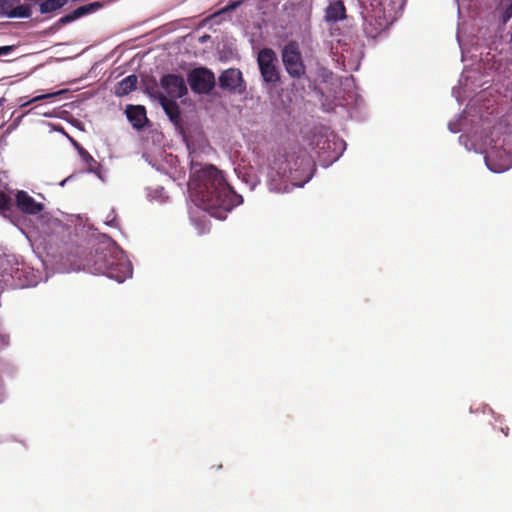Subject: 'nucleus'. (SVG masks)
<instances>
[{
    "instance_id": "obj_10",
    "label": "nucleus",
    "mask_w": 512,
    "mask_h": 512,
    "mask_svg": "<svg viewBox=\"0 0 512 512\" xmlns=\"http://www.w3.org/2000/svg\"><path fill=\"white\" fill-rule=\"evenodd\" d=\"M16 204L19 210L25 214L38 215L44 210V204L36 202L26 191H18L16 194Z\"/></svg>"
},
{
    "instance_id": "obj_4",
    "label": "nucleus",
    "mask_w": 512,
    "mask_h": 512,
    "mask_svg": "<svg viewBox=\"0 0 512 512\" xmlns=\"http://www.w3.org/2000/svg\"><path fill=\"white\" fill-rule=\"evenodd\" d=\"M365 10L364 31L375 38L388 27V20L384 14V8L381 0H359Z\"/></svg>"
},
{
    "instance_id": "obj_23",
    "label": "nucleus",
    "mask_w": 512,
    "mask_h": 512,
    "mask_svg": "<svg viewBox=\"0 0 512 512\" xmlns=\"http://www.w3.org/2000/svg\"><path fill=\"white\" fill-rule=\"evenodd\" d=\"M14 50V46H2L0 47V56L8 55Z\"/></svg>"
},
{
    "instance_id": "obj_6",
    "label": "nucleus",
    "mask_w": 512,
    "mask_h": 512,
    "mask_svg": "<svg viewBox=\"0 0 512 512\" xmlns=\"http://www.w3.org/2000/svg\"><path fill=\"white\" fill-rule=\"evenodd\" d=\"M257 63L265 83L276 84L280 81V71L277 66L278 58L273 49L264 48L260 50Z\"/></svg>"
},
{
    "instance_id": "obj_14",
    "label": "nucleus",
    "mask_w": 512,
    "mask_h": 512,
    "mask_svg": "<svg viewBox=\"0 0 512 512\" xmlns=\"http://www.w3.org/2000/svg\"><path fill=\"white\" fill-rule=\"evenodd\" d=\"M102 7V4L100 2H93V3H89V4H86V5H82L78 8H76L74 11H72L71 13L63 16L59 22L62 23V24H67V23H70L84 15H87L89 13H92V12H95L96 10H98L99 8Z\"/></svg>"
},
{
    "instance_id": "obj_3",
    "label": "nucleus",
    "mask_w": 512,
    "mask_h": 512,
    "mask_svg": "<svg viewBox=\"0 0 512 512\" xmlns=\"http://www.w3.org/2000/svg\"><path fill=\"white\" fill-rule=\"evenodd\" d=\"M271 170L281 179L302 186L311 179L315 164L306 149L293 146L278 152L271 164Z\"/></svg>"
},
{
    "instance_id": "obj_2",
    "label": "nucleus",
    "mask_w": 512,
    "mask_h": 512,
    "mask_svg": "<svg viewBox=\"0 0 512 512\" xmlns=\"http://www.w3.org/2000/svg\"><path fill=\"white\" fill-rule=\"evenodd\" d=\"M191 186L202 202L204 210L218 219H225L227 212L243 202L226 182L223 174L213 165L200 167L192 162Z\"/></svg>"
},
{
    "instance_id": "obj_1",
    "label": "nucleus",
    "mask_w": 512,
    "mask_h": 512,
    "mask_svg": "<svg viewBox=\"0 0 512 512\" xmlns=\"http://www.w3.org/2000/svg\"><path fill=\"white\" fill-rule=\"evenodd\" d=\"M61 257L70 264L72 270L106 275L119 283L133 273L130 261L113 244L99 243L88 251L83 246L68 243L61 251Z\"/></svg>"
},
{
    "instance_id": "obj_22",
    "label": "nucleus",
    "mask_w": 512,
    "mask_h": 512,
    "mask_svg": "<svg viewBox=\"0 0 512 512\" xmlns=\"http://www.w3.org/2000/svg\"><path fill=\"white\" fill-rule=\"evenodd\" d=\"M53 96H54V94L39 95V96L34 97L32 100L28 101L27 104L33 103V102H36V101H40V100H43V99H46V98H50V97H53ZM23 105H26V103H24Z\"/></svg>"
},
{
    "instance_id": "obj_15",
    "label": "nucleus",
    "mask_w": 512,
    "mask_h": 512,
    "mask_svg": "<svg viewBox=\"0 0 512 512\" xmlns=\"http://www.w3.org/2000/svg\"><path fill=\"white\" fill-rule=\"evenodd\" d=\"M74 146L77 149L78 154L86 167V170L99 176L101 171L100 163L95 160L94 157L80 144L75 142Z\"/></svg>"
},
{
    "instance_id": "obj_12",
    "label": "nucleus",
    "mask_w": 512,
    "mask_h": 512,
    "mask_svg": "<svg viewBox=\"0 0 512 512\" xmlns=\"http://www.w3.org/2000/svg\"><path fill=\"white\" fill-rule=\"evenodd\" d=\"M346 17V7L342 0H336L329 3L325 9L324 19L327 23H337L345 20Z\"/></svg>"
},
{
    "instance_id": "obj_16",
    "label": "nucleus",
    "mask_w": 512,
    "mask_h": 512,
    "mask_svg": "<svg viewBox=\"0 0 512 512\" xmlns=\"http://www.w3.org/2000/svg\"><path fill=\"white\" fill-rule=\"evenodd\" d=\"M137 83V76L134 74L129 75L115 85L114 93L118 97L126 96L136 89Z\"/></svg>"
},
{
    "instance_id": "obj_9",
    "label": "nucleus",
    "mask_w": 512,
    "mask_h": 512,
    "mask_svg": "<svg viewBox=\"0 0 512 512\" xmlns=\"http://www.w3.org/2000/svg\"><path fill=\"white\" fill-rule=\"evenodd\" d=\"M161 87L165 90L168 98L178 99L187 93V87L182 76L167 74L161 78Z\"/></svg>"
},
{
    "instance_id": "obj_17",
    "label": "nucleus",
    "mask_w": 512,
    "mask_h": 512,
    "mask_svg": "<svg viewBox=\"0 0 512 512\" xmlns=\"http://www.w3.org/2000/svg\"><path fill=\"white\" fill-rule=\"evenodd\" d=\"M67 0H45L40 4V12L42 14L50 13L62 8Z\"/></svg>"
},
{
    "instance_id": "obj_13",
    "label": "nucleus",
    "mask_w": 512,
    "mask_h": 512,
    "mask_svg": "<svg viewBox=\"0 0 512 512\" xmlns=\"http://www.w3.org/2000/svg\"><path fill=\"white\" fill-rule=\"evenodd\" d=\"M126 115L134 128L142 129L148 121L146 116V109L142 105H128L126 108Z\"/></svg>"
},
{
    "instance_id": "obj_20",
    "label": "nucleus",
    "mask_w": 512,
    "mask_h": 512,
    "mask_svg": "<svg viewBox=\"0 0 512 512\" xmlns=\"http://www.w3.org/2000/svg\"><path fill=\"white\" fill-rule=\"evenodd\" d=\"M12 207L13 202L11 197L5 192L0 191V213L6 214L7 212H11Z\"/></svg>"
},
{
    "instance_id": "obj_7",
    "label": "nucleus",
    "mask_w": 512,
    "mask_h": 512,
    "mask_svg": "<svg viewBox=\"0 0 512 512\" xmlns=\"http://www.w3.org/2000/svg\"><path fill=\"white\" fill-rule=\"evenodd\" d=\"M188 83L191 89L198 94H207L215 86V76L207 68H195L188 74Z\"/></svg>"
},
{
    "instance_id": "obj_21",
    "label": "nucleus",
    "mask_w": 512,
    "mask_h": 512,
    "mask_svg": "<svg viewBox=\"0 0 512 512\" xmlns=\"http://www.w3.org/2000/svg\"><path fill=\"white\" fill-rule=\"evenodd\" d=\"M15 0H0V15L9 17V12L13 8Z\"/></svg>"
},
{
    "instance_id": "obj_24",
    "label": "nucleus",
    "mask_w": 512,
    "mask_h": 512,
    "mask_svg": "<svg viewBox=\"0 0 512 512\" xmlns=\"http://www.w3.org/2000/svg\"><path fill=\"white\" fill-rule=\"evenodd\" d=\"M504 15H505L506 19H509L510 17H512V2L505 9Z\"/></svg>"
},
{
    "instance_id": "obj_19",
    "label": "nucleus",
    "mask_w": 512,
    "mask_h": 512,
    "mask_svg": "<svg viewBox=\"0 0 512 512\" xmlns=\"http://www.w3.org/2000/svg\"><path fill=\"white\" fill-rule=\"evenodd\" d=\"M31 16L29 5H19L12 8L9 12V18H28Z\"/></svg>"
},
{
    "instance_id": "obj_8",
    "label": "nucleus",
    "mask_w": 512,
    "mask_h": 512,
    "mask_svg": "<svg viewBox=\"0 0 512 512\" xmlns=\"http://www.w3.org/2000/svg\"><path fill=\"white\" fill-rule=\"evenodd\" d=\"M219 86L223 90L242 93L245 90L242 73L239 69L230 68L219 76Z\"/></svg>"
},
{
    "instance_id": "obj_18",
    "label": "nucleus",
    "mask_w": 512,
    "mask_h": 512,
    "mask_svg": "<svg viewBox=\"0 0 512 512\" xmlns=\"http://www.w3.org/2000/svg\"><path fill=\"white\" fill-rule=\"evenodd\" d=\"M311 145L314 148L319 149L320 151L329 150L331 148L328 138L326 137V135H324L322 133H319V134L315 133L313 135Z\"/></svg>"
},
{
    "instance_id": "obj_5",
    "label": "nucleus",
    "mask_w": 512,
    "mask_h": 512,
    "mask_svg": "<svg viewBox=\"0 0 512 512\" xmlns=\"http://www.w3.org/2000/svg\"><path fill=\"white\" fill-rule=\"evenodd\" d=\"M281 58L287 74L293 79H301L306 75V66L295 41L287 43L282 51Z\"/></svg>"
},
{
    "instance_id": "obj_25",
    "label": "nucleus",
    "mask_w": 512,
    "mask_h": 512,
    "mask_svg": "<svg viewBox=\"0 0 512 512\" xmlns=\"http://www.w3.org/2000/svg\"><path fill=\"white\" fill-rule=\"evenodd\" d=\"M501 431H502V433H503L505 436H508V435H509V428H508V427H502V428H501Z\"/></svg>"
},
{
    "instance_id": "obj_11",
    "label": "nucleus",
    "mask_w": 512,
    "mask_h": 512,
    "mask_svg": "<svg viewBox=\"0 0 512 512\" xmlns=\"http://www.w3.org/2000/svg\"><path fill=\"white\" fill-rule=\"evenodd\" d=\"M157 98L165 111L166 115L169 117L170 121L175 125L181 124V112L176 99L168 98L162 92H158Z\"/></svg>"
}]
</instances>
